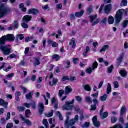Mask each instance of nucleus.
Here are the masks:
<instances>
[{"mask_svg": "<svg viewBox=\"0 0 128 128\" xmlns=\"http://www.w3.org/2000/svg\"><path fill=\"white\" fill-rule=\"evenodd\" d=\"M126 6H128V0H122L120 4V6L124 7Z\"/></svg>", "mask_w": 128, "mask_h": 128, "instance_id": "f704fd0d", "label": "nucleus"}, {"mask_svg": "<svg viewBox=\"0 0 128 128\" xmlns=\"http://www.w3.org/2000/svg\"><path fill=\"white\" fill-rule=\"evenodd\" d=\"M54 116V110H52L48 114H46V116L47 118H52V116Z\"/></svg>", "mask_w": 128, "mask_h": 128, "instance_id": "09e8293b", "label": "nucleus"}, {"mask_svg": "<svg viewBox=\"0 0 128 128\" xmlns=\"http://www.w3.org/2000/svg\"><path fill=\"white\" fill-rule=\"evenodd\" d=\"M90 22H94V20L98 18V15L90 16Z\"/></svg>", "mask_w": 128, "mask_h": 128, "instance_id": "cd10ccee", "label": "nucleus"}, {"mask_svg": "<svg viewBox=\"0 0 128 128\" xmlns=\"http://www.w3.org/2000/svg\"><path fill=\"white\" fill-rule=\"evenodd\" d=\"M93 104L94 106H97L98 104V99L94 98L92 100Z\"/></svg>", "mask_w": 128, "mask_h": 128, "instance_id": "680f3d73", "label": "nucleus"}, {"mask_svg": "<svg viewBox=\"0 0 128 128\" xmlns=\"http://www.w3.org/2000/svg\"><path fill=\"white\" fill-rule=\"evenodd\" d=\"M6 38V40L7 42H14V40H16V37H14V35L12 34H8L5 36Z\"/></svg>", "mask_w": 128, "mask_h": 128, "instance_id": "1a4fd4ad", "label": "nucleus"}, {"mask_svg": "<svg viewBox=\"0 0 128 128\" xmlns=\"http://www.w3.org/2000/svg\"><path fill=\"white\" fill-rule=\"evenodd\" d=\"M18 110L20 112H24L26 110V108L24 107H22L20 106H19L18 107Z\"/></svg>", "mask_w": 128, "mask_h": 128, "instance_id": "de8ad7c7", "label": "nucleus"}, {"mask_svg": "<svg viewBox=\"0 0 128 128\" xmlns=\"http://www.w3.org/2000/svg\"><path fill=\"white\" fill-rule=\"evenodd\" d=\"M72 92V86H68L65 89V94L66 96H68V94H70Z\"/></svg>", "mask_w": 128, "mask_h": 128, "instance_id": "2eb2a0df", "label": "nucleus"}, {"mask_svg": "<svg viewBox=\"0 0 128 128\" xmlns=\"http://www.w3.org/2000/svg\"><path fill=\"white\" fill-rule=\"evenodd\" d=\"M30 106H32V108L33 110H36V103L34 101H32Z\"/></svg>", "mask_w": 128, "mask_h": 128, "instance_id": "e433bc0d", "label": "nucleus"}, {"mask_svg": "<svg viewBox=\"0 0 128 128\" xmlns=\"http://www.w3.org/2000/svg\"><path fill=\"white\" fill-rule=\"evenodd\" d=\"M8 42V40H6V38L5 36H2L0 38V48L2 46H5L6 42Z\"/></svg>", "mask_w": 128, "mask_h": 128, "instance_id": "f8f14e48", "label": "nucleus"}, {"mask_svg": "<svg viewBox=\"0 0 128 128\" xmlns=\"http://www.w3.org/2000/svg\"><path fill=\"white\" fill-rule=\"evenodd\" d=\"M14 128V124H8L6 126V128Z\"/></svg>", "mask_w": 128, "mask_h": 128, "instance_id": "774afa93", "label": "nucleus"}, {"mask_svg": "<svg viewBox=\"0 0 128 128\" xmlns=\"http://www.w3.org/2000/svg\"><path fill=\"white\" fill-rule=\"evenodd\" d=\"M128 10H119L117 12L115 16V26H120V22L122 20V16L124 14V16H128Z\"/></svg>", "mask_w": 128, "mask_h": 128, "instance_id": "f257e3e1", "label": "nucleus"}, {"mask_svg": "<svg viewBox=\"0 0 128 128\" xmlns=\"http://www.w3.org/2000/svg\"><path fill=\"white\" fill-rule=\"evenodd\" d=\"M8 58H10V60H12L14 58H16V54H11L10 56H8L7 58V59L8 60Z\"/></svg>", "mask_w": 128, "mask_h": 128, "instance_id": "c03bdc74", "label": "nucleus"}, {"mask_svg": "<svg viewBox=\"0 0 128 128\" xmlns=\"http://www.w3.org/2000/svg\"><path fill=\"white\" fill-rule=\"evenodd\" d=\"M92 26H94L96 24H100V20L99 19H96L95 22H92Z\"/></svg>", "mask_w": 128, "mask_h": 128, "instance_id": "13d9d810", "label": "nucleus"}, {"mask_svg": "<svg viewBox=\"0 0 128 128\" xmlns=\"http://www.w3.org/2000/svg\"><path fill=\"white\" fill-rule=\"evenodd\" d=\"M118 122V118L116 117H112L111 118V122H112V124H116V122Z\"/></svg>", "mask_w": 128, "mask_h": 128, "instance_id": "8fccbe9b", "label": "nucleus"}, {"mask_svg": "<svg viewBox=\"0 0 128 128\" xmlns=\"http://www.w3.org/2000/svg\"><path fill=\"white\" fill-rule=\"evenodd\" d=\"M98 63L97 62H94L92 64V68L93 70H96V68H98Z\"/></svg>", "mask_w": 128, "mask_h": 128, "instance_id": "58836bf2", "label": "nucleus"}, {"mask_svg": "<svg viewBox=\"0 0 128 128\" xmlns=\"http://www.w3.org/2000/svg\"><path fill=\"white\" fill-rule=\"evenodd\" d=\"M14 28L18 30V20H15L14 22Z\"/></svg>", "mask_w": 128, "mask_h": 128, "instance_id": "6e6d98bb", "label": "nucleus"}, {"mask_svg": "<svg viewBox=\"0 0 128 128\" xmlns=\"http://www.w3.org/2000/svg\"><path fill=\"white\" fill-rule=\"evenodd\" d=\"M66 64L67 65L66 66V68L67 70H68V68H70V61L68 60L66 62Z\"/></svg>", "mask_w": 128, "mask_h": 128, "instance_id": "a18cd8bd", "label": "nucleus"}, {"mask_svg": "<svg viewBox=\"0 0 128 128\" xmlns=\"http://www.w3.org/2000/svg\"><path fill=\"white\" fill-rule=\"evenodd\" d=\"M110 48L109 45H105L100 50V52H106L107 50H108Z\"/></svg>", "mask_w": 128, "mask_h": 128, "instance_id": "bb28decb", "label": "nucleus"}, {"mask_svg": "<svg viewBox=\"0 0 128 128\" xmlns=\"http://www.w3.org/2000/svg\"><path fill=\"white\" fill-rule=\"evenodd\" d=\"M120 74L122 78H126L128 76V72L124 70H121Z\"/></svg>", "mask_w": 128, "mask_h": 128, "instance_id": "aec40b11", "label": "nucleus"}, {"mask_svg": "<svg viewBox=\"0 0 128 128\" xmlns=\"http://www.w3.org/2000/svg\"><path fill=\"white\" fill-rule=\"evenodd\" d=\"M102 116H102L103 119L106 118L108 116V112H104L103 114H102Z\"/></svg>", "mask_w": 128, "mask_h": 128, "instance_id": "4d7b16f0", "label": "nucleus"}, {"mask_svg": "<svg viewBox=\"0 0 128 128\" xmlns=\"http://www.w3.org/2000/svg\"><path fill=\"white\" fill-rule=\"evenodd\" d=\"M126 112V108L125 106H123L121 108L120 114L121 116H124Z\"/></svg>", "mask_w": 128, "mask_h": 128, "instance_id": "b1692460", "label": "nucleus"}, {"mask_svg": "<svg viewBox=\"0 0 128 128\" xmlns=\"http://www.w3.org/2000/svg\"><path fill=\"white\" fill-rule=\"evenodd\" d=\"M32 16L30 15H26L22 18V21L26 24H28L30 22H32Z\"/></svg>", "mask_w": 128, "mask_h": 128, "instance_id": "0eeeda50", "label": "nucleus"}, {"mask_svg": "<svg viewBox=\"0 0 128 128\" xmlns=\"http://www.w3.org/2000/svg\"><path fill=\"white\" fill-rule=\"evenodd\" d=\"M76 38H72L69 42L70 46H72V48H76Z\"/></svg>", "mask_w": 128, "mask_h": 128, "instance_id": "4468645a", "label": "nucleus"}, {"mask_svg": "<svg viewBox=\"0 0 128 128\" xmlns=\"http://www.w3.org/2000/svg\"><path fill=\"white\" fill-rule=\"evenodd\" d=\"M92 108L90 110H94L95 112V110H96V108H98V106L96 105H92Z\"/></svg>", "mask_w": 128, "mask_h": 128, "instance_id": "052dcab7", "label": "nucleus"}, {"mask_svg": "<svg viewBox=\"0 0 128 128\" xmlns=\"http://www.w3.org/2000/svg\"><path fill=\"white\" fill-rule=\"evenodd\" d=\"M0 50H2L4 56H9L12 52V49L10 48V45L8 44L5 46H2L0 47Z\"/></svg>", "mask_w": 128, "mask_h": 128, "instance_id": "20e7f679", "label": "nucleus"}, {"mask_svg": "<svg viewBox=\"0 0 128 128\" xmlns=\"http://www.w3.org/2000/svg\"><path fill=\"white\" fill-rule=\"evenodd\" d=\"M32 96H34V92H31L29 94H26V98L27 100H32Z\"/></svg>", "mask_w": 128, "mask_h": 128, "instance_id": "4be33fe9", "label": "nucleus"}, {"mask_svg": "<svg viewBox=\"0 0 128 128\" xmlns=\"http://www.w3.org/2000/svg\"><path fill=\"white\" fill-rule=\"evenodd\" d=\"M64 92H66L63 90H60L59 94H58V96H60V98H62V96H64Z\"/></svg>", "mask_w": 128, "mask_h": 128, "instance_id": "a19ab883", "label": "nucleus"}, {"mask_svg": "<svg viewBox=\"0 0 128 128\" xmlns=\"http://www.w3.org/2000/svg\"><path fill=\"white\" fill-rule=\"evenodd\" d=\"M52 59L55 60L56 62H58L60 60V56L58 54H54L52 56Z\"/></svg>", "mask_w": 128, "mask_h": 128, "instance_id": "a878e982", "label": "nucleus"}, {"mask_svg": "<svg viewBox=\"0 0 128 128\" xmlns=\"http://www.w3.org/2000/svg\"><path fill=\"white\" fill-rule=\"evenodd\" d=\"M124 53H122V54H120V58H118L116 60L118 65V68L120 67V66L122 64V60H124Z\"/></svg>", "mask_w": 128, "mask_h": 128, "instance_id": "9d476101", "label": "nucleus"}, {"mask_svg": "<svg viewBox=\"0 0 128 128\" xmlns=\"http://www.w3.org/2000/svg\"><path fill=\"white\" fill-rule=\"evenodd\" d=\"M72 120H70L69 116H66V119L65 122V128H70L72 126V123L71 122Z\"/></svg>", "mask_w": 128, "mask_h": 128, "instance_id": "6e6552de", "label": "nucleus"}, {"mask_svg": "<svg viewBox=\"0 0 128 128\" xmlns=\"http://www.w3.org/2000/svg\"><path fill=\"white\" fill-rule=\"evenodd\" d=\"M79 117L78 115H76L75 116V118L74 119H71V122L72 123V126H74L76 124V122H78Z\"/></svg>", "mask_w": 128, "mask_h": 128, "instance_id": "6ab92c4d", "label": "nucleus"}, {"mask_svg": "<svg viewBox=\"0 0 128 128\" xmlns=\"http://www.w3.org/2000/svg\"><path fill=\"white\" fill-rule=\"evenodd\" d=\"M22 26L23 28H28V25L26 24V22H23L22 24Z\"/></svg>", "mask_w": 128, "mask_h": 128, "instance_id": "e2e57ef3", "label": "nucleus"}, {"mask_svg": "<svg viewBox=\"0 0 128 128\" xmlns=\"http://www.w3.org/2000/svg\"><path fill=\"white\" fill-rule=\"evenodd\" d=\"M88 12V13L89 15L92 14V7L90 6L87 10Z\"/></svg>", "mask_w": 128, "mask_h": 128, "instance_id": "0e129e2a", "label": "nucleus"}, {"mask_svg": "<svg viewBox=\"0 0 128 128\" xmlns=\"http://www.w3.org/2000/svg\"><path fill=\"white\" fill-rule=\"evenodd\" d=\"M84 90H86V92H91L92 91V88L88 84H86L84 86Z\"/></svg>", "mask_w": 128, "mask_h": 128, "instance_id": "c85d7f7f", "label": "nucleus"}, {"mask_svg": "<svg viewBox=\"0 0 128 128\" xmlns=\"http://www.w3.org/2000/svg\"><path fill=\"white\" fill-rule=\"evenodd\" d=\"M92 122L95 128H100V122L98 121V116H94L92 118Z\"/></svg>", "mask_w": 128, "mask_h": 128, "instance_id": "39448f33", "label": "nucleus"}, {"mask_svg": "<svg viewBox=\"0 0 128 128\" xmlns=\"http://www.w3.org/2000/svg\"><path fill=\"white\" fill-rule=\"evenodd\" d=\"M86 72L87 74H91L92 72V68L90 67L89 68H87L86 70Z\"/></svg>", "mask_w": 128, "mask_h": 128, "instance_id": "603ef678", "label": "nucleus"}, {"mask_svg": "<svg viewBox=\"0 0 128 128\" xmlns=\"http://www.w3.org/2000/svg\"><path fill=\"white\" fill-rule=\"evenodd\" d=\"M6 122H8L6 119L4 118H1L0 122L2 124H6Z\"/></svg>", "mask_w": 128, "mask_h": 128, "instance_id": "864d4df0", "label": "nucleus"}, {"mask_svg": "<svg viewBox=\"0 0 128 128\" xmlns=\"http://www.w3.org/2000/svg\"><path fill=\"white\" fill-rule=\"evenodd\" d=\"M35 62L36 63H34V64L36 66H40V57H38L37 58H34Z\"/></svg>", "mask_w": 128, "mask_h": 128, "instance_id": "c9c22d12", "label": "nucleus"}, {"mask_svg": "<svg viewBox=\"0 0 128 128\" xmlns=\"http://www.w3.org/2000/svg\"><path fill=\"white\" fill-rule=\"evenodd\" d=\"M43 124L45 126L46 128H50V125L48 124V120L44 119L43 120Z\"/></svg>", "mask_w": 128, "mask_h": 128, "instance_id": "473e14b6", "label": "nucleus"}, {"mask_svg": "<svg viewBox=\"0 0 128 128\" xmlns=\"http://www.w3.org/2000/svg\"><path fill=\"white\" fill-rule=\"evenodd\" d=\"M30 110H26L25 114H26V118H30Z\"/></svg>", "mask_w": 128, "mask_h": 128, "instance_id": "5fc2aeb1", "label": "nucleus"}, {"mask_svg": "<svg viewBox=\"0 0 128 128\" xmlns=\"http://www.w3.org/2000/svg\"><path fill=\"white\" fill-rule=\"evenodd\" d=\"M57 103H58V101L56 100V98H53L51 100L52 104L54 105Z\"/></svg>", "mask_w": 128, "mask_h": 128, "instance_id": "bf43d9fd", "label": "nucleus"}, {"mask_svg": "<svg viewBox=\"0 0 128 128\" xmlns=\"http://www.w3.org/2000/svg\"><path fill=\"white\" fill-rule=\"evenodd\" d=\"M24 122L28 126H32V122H30V120L28 119H26Z\"/></svg>", "mask_w": 128, "mask_h": 128, "instance_id": "7c9ffc66", "label": "nucleus"}, {"mask_svg": "<svg viewBox=\"0 0 128 128\" xmlns=\"http://www.w3.org/2000/svg\"><path fill=\"white\" fill-rule=\"evenodd\" d=\"M84 10H82L80 12H76L75 13V16L76 18H80L84 16Z\"/></svg>", "mask_w": 128, "mask_h": 128, "instance_id": "a211bd4d", "label": "nucleus"}, {"mask_svg": "<svg viewBox=\"0 0 128 128\" xmlns=\"http://www.w3.org/2000/svg\"><path fill=\"white\" fill-rule=\"evenodd\" d=\"M114 18L112 16H110L108 17V24H114Z\"/></svg>", "mask_w": 128, "mask_h": 128, "instance_id": "5701e85b", "label": "nucleus"}, {"mask_svg": "<svg viewBox=\"0 0 128 128\" xmlns=\"http://www.w3.org/2000/svg\"><path fill=\"white\" fill-rule=\"evenodd\" d=\"M76 100H77L79 104H80L82 102V98L80 96H76L75 97Z\"/></svg>", "mask_w": 128, "mask_h": 128, "instance_id": "4c0bfd02", "label": "nucleus"}, {"mask_svg": "<svg viewBox=\"0 0 128 128\" xmlns=\"http://www.w3.org/2000/svg\"><path fill=\"white\" fill-rule=\"evenodd\" d=\"M128 20H125L122 23V27L124 28H126L128 26Z\"/></svg>", "mask_w": 128, "mask_h": 128, "instance_id": "72a5a7b5", "label": "nucleus"}, {"mask_svg": "<svg viewBox=\"0 0 128 128\" xmlns=\"http://www.w3.org/2000/svg\"><path fill=\"white\" fill-rule=\"evenodd\" d=\"M38 106L39 114H40V116H42V114H44V103L41 102L39 104Z\"/></svg>", "mask_w": 128, "mask_h": 128, "instance_id": "9b49d317", "label": "nucleus"}, {"mask_svg": "<svg viewBox=\"0 0 128 128\" xmlns=\"http://www.w3.org/2000/svg\"><path fill=\"white\" fill-rule=\"evenodd\" d=\"M28 14H33V16H38L40 14V10L35 8L29 10L28 11Z\"/></svg>", "mask_w": 128, "mask_h": 128, "instance_id": "423d86ee", "label": "nucleus"}, {"mask_svg": "<svg viewBox=\"0 0 128 128\" xmlns=\"http://www.w3.org/2000/svg\"><path fill=\"white\" fill-rule=\"evenodd\" d=\"M12 66L10 65L8 68H4V70L6 72H10V70H12Z\"/></svg>", "mask_w": 128, "mask_h": 128, "instance_id": "49530a36", "label": "nucleus"}, {"mask_svg": "<svg viewBox=\"0 0 128 128\" xmlns=\"http://www.w3.org/2000/svg\"><path fill=\"white\" fill-rule=\"evenodd\" d=\"M114 65H112L110 67H109L108 68V74H112V71L114 70Z\"/></svg>", "mask_w": 128, "mask_h": 128, "instance_id": "79ce46f5", "label": "nucleus"}, {"mask_svg": "<svg viewBox=\"0 0 128 128\" xmlns=\"http://www.w3.org/2000/svg\"><path fill=\"white\" fill-rule=\"evenodd\" d=\"M74 99H73L72 102H66V106L62 107L64 110H72L74 108Z\"/></svg>", "mask_w": 128, "mask_h": 128, "instance_id": "7ed1b4c3", "label": "nucleus"}, {"mask_svg": "<svg viewBox=\"0 0 128 128\" xmlns=\"http://www.w3.org/2000/svg\"><path fill=\"white\" fill-rule=\"evenodd\" d=\"M30 52V48L27 47L25 48L24 54H26V56H30V54H28V52Z\"/></svg>", "mask_w": 128, "mask_h": 128, "instance_id": "ea45409f", "label": "nucleus"}, {"mask_svg": "<svg viewBox=\"0 0 128 128\" xmlns=\"http://www.w3.org/2000/svg\"><path fill=\"white\" fill-rule=\"evenodd\" d=\"M100 100L102 102H106L108 100V95L106 94H104L103 96L100 97Z\"/></svg>", "mask_w": 128, "mask_h": 128, "instance_id": "2f4dec72", "label": "nucleus"}, {"mask_svg": "<svg viewBox=\"0 0 128 128\" xmlns=\"http://www.w3.org/2000/svg\"><path fill=\"white\" fill-rule=\"evenodd\" d=\"M0 106H3L4 108H8V102H6L4 99H0Z\"/></svg>", "mask_w": 128, "mask_h": 128, "instance_id": "dca6fc26", "label": "nucleus"}, {"mask_svg": "<svg viewBox=\"0 0 128 128\" xmlns=\"http://www.w3.org/2000/svg\"><path fill=\"white\" fill-rule=\"evenodd\" d=\"M107 22H108V18H104L103 20L101 21V24H106Z\"/></svg>", "mask_w": 128, "mask_h": 128, "instance_id": "69168bd1", "label": "nucleus"}, {"mask_svg": "<svg viewBox=\"0 0 128 128\" xmlns=\"http://www.w3.org/2000/svg\"><path fill=\"white\" fill-rule=\"evenodd\" d=\"M66 80H70V78L68 76H63L62 78V82H66Z\"/></svg>", "mask_w": 128, "mask_h": 128, "instance_id": "338daca9", "label": "nucleus"}, {"mask_svg": "<svg viewBox=\"0 0 128 128\" xmlns=\"http://www.w3.org/2000/svg\"><path fill=\"white\" fill-rule=\"evenodd\" d=\"M53 40L50 39L48 40V42L49 44H52V48H58V44L56 42H53Z\"/></svg>", "mask_w": 128, "mask_h": 128, "instance_id": "f3484780", "label": "nucleus"}, {"mask_svg": "<svg viewBox=\"0 0 128 128\" xmlns=\"http://www.w3.org/2000/svg\"><path fill=\"white\" fill-rule=\"evenodd\" d=\"M90 52V46L86 47V52L83 53V56L84 58H86V56H88V52Z\"/></svg>", "mask_w": 128, "mask_h": 128, "instance_id": "412c9836", "label": "nucleus"}, {"mask_svg": "<svg viewBox=\"0 0 128 128\" xmlns=\"http://www.w3.org/2000/svg\"><path fill=\"white\" fill-rule=\"evenodd\" d=\"M17 38H18L20 40H22L24 38V36L22 34H19L17 35Z\"/></svg>", "mask_w": 128, "mask_h": 128, "instance_id": "37998d69", "label": "nucleus"}, {"mask_svg": "<svg viewBox=\"0 0 128 128\" xmlns=\"http://www.w3.org/2000/svg\"><path fill=\"white\" fill-rule=\"evenodd\" d=\"M112 92V84H108L107 88V94H110Z\"/></svg>", "mask_w": 128, "mask_h": 128, "instance_id": "c756f323", "label": "nucleus"}, {"mask_svg": "<svg viewBox=\"0 0 128 128\" xmlns=\"http://www.w3.org/2000/svg\"><path fill=\"white\" fill-rule=\"evenodd\" d=\"M90 122H86L84 123V124L83 126H82V128H90Z\"/></svg>", "mask_w": 128, "mask_h": 128, "instance_id": "3c124183", "label": "nucleus"}, {"mask_svg": "<svg viewBox=\"0 0 128 128\" xmlns=\"http://www.w3.org/2000/svg\"><path fill=\"white\" fill-rule=\"evenodd\" d=\"M112 4H109L105 6V8H104L105 14H108L110 12V10H112Z\"/></svg>", "mask_w": 128, "mask_h": 128, "instance_id": "ddd939ff", "label": "nucleus"}, {"mask_svg": "<svg viewBox=\"0 0 128 128\" xmlns=\"http://www.w3.org/2000/svg\"><path fill=\"white\" fill-rule=\"evenodd\" d=\"M85 101L89 104H92V98L90 96L86 97L85 98Z\"/></svg>", "mask_w": 128, "mask_h": 128, "instance_id": "393cba45", "label": "nucleus"}, {"mask_svg": "<svg viewBox=\"0 0 128 128\" xmlns=\"http://www.w3.org/2000/svg\"><path fill=\"white\" fill-rule=\"evenodd\" d=\"M10 9L6 7L4 4L0 6V20L4 18L7 14H9L10 12Z\"/></svg>", "mask_w": 128, "mask_h": 128, "instance_id": "f03ea898", "label": "nucleus"}]
</instances>
